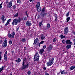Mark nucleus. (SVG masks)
<instances>
[{"mask_svg": "<svg viewBox=\"0 0 75 75\" xmlns=\"http://www.w3.org/2000/svg\"><path fill=\"white\" fill-rule=\"evenodd\" d=\"M22 20L21 18H19L18 19L15 18L13 20L12 22V25H14L15 24L16 25L20 23V21Z\"/></svg>", "mask_w": 75, "mask_h": 75, "instance_id": "nucleus-1", "label": "nucleus"}, {"mask_svg": "<svg viewBox=\"0 0 75 75\" xmlns=\"http://www.w3.org/2000/svg\"><path fill=\"white\" fill-rule=\"evenodd\" d=\"M25 60H26V58H24L23 59V63L22 64V66L21 67V69L22 70H23V69H25L26 68H27L28 67V65H29V64H28V63H27L26 65H25L24 62H25Z\"/></svg>", "mask_w": 75, "mask_h": 75, "instance_id": "nucleus-2", "label": "nucleus"}, {"mask_svg": "<svg viewBox=\"0 0 75 75\" xmlns=\"http://www.w3.org/2000/svg\"><path fill=\"white\" fill-rule=\"evenodd\" d=\"M38 52H36V54L34 56V61H39V58H40V56L38 54Z\"/></svg>", "mask_w": 75, "mask_h": 75, "instance_id": "nucleus-3", "label": "nucleus"}, {"mask_svg": "<svg viewBox=\"0 0 75 75\" xmlns=\"http://www.w3.org/2000/svg\"><path fill=\"white\" fill-rule=\"evenodd\" d=\"M54 58L52 57L51 60H49L48 62L47 63V67H50L53 64H54Z\"/></svg>", "mask_w": 75, "mask_h": 75, "instance_id": "nucleus-4", "label": "nucleus"}, {"mask_svg": "<svg viewBox=\"0 0 75 75\" xmlns=\"http://www.w3.org/2000/svg\"><path fill=\"white\" fill-rule=\"evenodd\" d=\"M15 34H16V33H15L14 32H13L11 33V34L10 33L8 34V36L9 38H14Z\"/></svg>", "mask_w": 75, "mask_h": 75, "instance_id": "nucleus-5", "label": "nucleus"}, {"mask_svg": "<svg viewBox=\"0 0 75 75\" xmlns=\"http://www.w3.org/2000/svg\"><path fill=\"white\" fill-rule=\"evenodd\" d=\"M45 8H43L42 10V12L40 16L42 17H44L45 16Z\"/></svg>", "mask_w": 75, "mask_h": 75, "instance_id": "nucleus-6", "label": "nucleus"}, {"mask_svg": "<svg viewBox=\"0 0 75 75\" xmlns=\"http://www.w3.org/2000/svg\"><path fill=\"white\" fill-rule=\"evenodd\" d=\"M52 47H53L52 45H49L48 48L47 49V51L48 53H49V52H50L51 51L52 48Z\"/></svg>", "mask_w": 75, "mask_h": 75, "instance_id": "nucleus-7", "label": "nucleus"}, {"mask_svg": "<svg viewBox=\"0 0 75 75\" xmlns=\"http://www.w3.org/2000/svg\"><path fill=\"white\" fill-rule=\"evenodd\" d=\"M69 32V29L68 27H66L64 29V34L65 35H67V34Z\"/></svg>", "mask_w": 75, "mask_h": 75, "instance_id": "nucleus-8", "label": "nucleus"}, {"mask_svg": "<svg viewBox=\"0 0 75 75\" xmlns=\"http://www.w3.org/2000/svg\"><path fill=\"white\" fill-rule=\"evenodd\" d=\"M7 40H5L4 42L2 44V47H3L5 48V47H7Z\"/></svg>", "mask_w": 75, "mask_h": 75, "instance_id": "nucleus-9", "label": "nucleus"}, {"mask_svg": "<svg viewBox=\"0 0 75 75\" xmlns=\"http://www.w3.org/2000/svg\"><path fill=\"white\" fill-rule=\"evenodd\" d=\"M7 54V51H6L5 54L4 55V59L5 61H7V56L6 55Z\"/></svg>", "mask_w": 75, "mask_h": 75, "instance_id": "nucleus-10", "label": "nucleus"}, {"mask_svg": "<svg viewBox=\"0 0 75 75\" xmlns=\"http://www.w3.org/2000/svg\"><path fill=\"white\" fill-rule=\"evenodd\" d=\"M66 44H71V45L73 44L70 41V40H67L66 41Z\"/></svg>", "mask_w": 75, "mask_h": 75, "instance_id": "nucleus-11", "label": "nucleus"}, {"mask_svg": "<svg viewBox=\"0 0 75 75\" xmlns=\"http://www.w3.org/2000/svg\"><path fill=\"white\" fill-rule=\"evenodd\" d=\"M31 21L29 22L28 21L26 23V25H27L28 26H31Z\"/></svg>", "mask_w": 75, "mask_h": 75, "instance_id": "nucleus-12", "label": "nucleus"}, {"mask_svg": "<svg viewBox=\"0 0 75 75\" xmlns=\"http://www.w3.org/2000/svg\"><path fill=\"white\" fill-rule=\"evenodd\" d=\"M11 19H9L8 21H7V23H6L5 26H7L8 24H9V23L11 21Z\"/></svg>", "mask_w": 75, "mask_h": 75, "instance_id": "nucleus-13", "label": "nucleus"}, {"mask_svg": "<svg viewBox=\"0 0 75 75\" xmlns=\"http://www.w3.org/2000/svg\"><path fill=\"white\" fill-rule=\"evenodd\" d=\"M37 8V10L38 12H40L41 11V7L40 6H39L38 7H36Z\"/></svg>", "mask_w": 75, "mask_h": 75, "instance_id": "nucleus-14", "label": "nucleus"}, {"mask_svg": "<svg viewBox=\"0 0 75 75\" xmlns=\"http://www.w3.org/2000/svg\"><path fill=\"white\" fill-rule=\"evenodd\" d=\"M13 2V1H11L10 2H9V3L8 7L9 8H10L11 6H12V3Z\"/></svg>", "mask_w": 75, "mask_h": 75, "instance_id": "nucleus-15", "label": "nucleus"}, {"mask_svg": "<svg viewBox=\"0 0 75 75\" xmlns=\"http://www.w3.org/2000/svg\"><path fill=\"white\" fill-rule=\"evenodd\" d=\"M21 41H22V42H25L27 41V40L25 39V38L23 37Z\"/></svg>", "mask_w": 75, "mask_h": 75, "instance_id": "nucleus-16", "label": "nucleus"}, {"mask_svg": "<svg viewBox=\"0 0 75 75\" xmlns=\"http://www.w3.org/2000/svg\"><path fill=\"white\" fill-rule=\"evenodd\" d=\"M38 42V38H36L34 40V43H33V45H35L36 44H37V42Z\"/></svg>", "mask_w": 75, "mask_h": 75, "instance_id": "nucleus-17", "label": "nucleus"}, {"mask_svg": "<svg viewBox=\"0 0 75 75\" xmlns=\"http://www.w3.org/2000/svg\"><path fill=\"white\" fill-rule=\"evenodd\" d=\"M44 51V49H41L40 50L39 52L40 53L41 55H42V54H43Z\"/></svg>", "mask_w": 75, "mask_h": 75, "instance_id": "nucleus-18", "label": "nucleus"}, {"mask_svg": "<svg viewBox=\"0 0 75 75\" xmlns=\"http://www.w3.org/2000/svg\"><path fill=\"white\" fill-rule=\"evenodd\" d=\"M68 72L64 70H63L61 72V74H67Z\"/></svg>", "mask_w": 75, "mask_h": 75, "instance_id": "nucleus-19", "label": "nucleus"}, {"mask_svg": "<svg viewBox=\"0 0 75 75\" xmlns=\"http://www.w3.org/2000/svg\"><path fill=\"white\" fill-rule=\"evenodd\" d=\"M45 36L43 34L42 35L41 37V40H44V39H45Z\"/></svg>", "mask_w": 75, "mask_h": 75, "instance_id": "nucleus-20", "label": "nucleus"}, {"mask_svg": "<svg viewBox=\"0 0 75 75\" xmlns=\"http://www.w3.org/2000/svg\"><path fill=\"white\" fill-rule=\"evenodd\" d=\"M71 47V45H67L66 46V48H67V49H69Z\"/></svg>", "mask_w": 75, "mask_h": 75, "instance_id": "nucleus-21", "label": "nucleus"}, {"mask_svg": "<svg viewBox=\"0 0 75 75\" xmlns=\"http://www.w3.org/2000/svg\"><path fill=\"white\" fill-rule=\"evenodd\" d=\"M59 37H60V38H61L62 39H63V38H65V36H64L62 34L60 35Z\"/></svg>", "mask_w": 75, "mask_h": 75, "instance_id": "nucleus-22", "label": "nucleus"}, {"mask_svg": "<svg viewBox=\"0 0 75 75\" xmlns=\"http://www.w3.org/2000/svg\"><path fill=\"white\" fill-rule=\"evenodd\" d=\"M4 66H2L1 67L0 69V73H1V71L3 70V69H4Z\"/></svg>", "mask_w": 75, "mask_h": 75, "instance_id": "nucleus-23", "label": "nucleus"}, {"mask_svg": "<svg viewBox=\"0 0 75 75\" xmlns=\"http://www.w3.org/2000/svg\"><path fill=\"white\" fill-rule=\"evenodd\" d=\"M75 66H71L70 67V69L71 70H73V69H75Z\"/></svg>", "mask_w": 75, "mask_h": 75, "instance_id": "nucleus-24", "label": "nucleus"}, {"mask_svg": "<svg viewBox=\"0 0 75 75\" xmlns=\"http://www.w3.org/2000/svg\"><path fill=\"white\" fill-rule=\"evenodd\" d=\"M45 15L46 16V17H50V14H49V13H45Z\"/></svg>", "mask_w": 75, "mask_h": 75, "instance_id": "nucleus-25", "label": "nucleus"}, {"mask_svg": "<svg viewBox=\"0 0 75 75\" xmlns=\"http://www.w3.org/2000/svg\"><path fill=\"white\" fill-rule=\"evenodd\" d=\"M40 3L39 2H38L36 4V7H40Z\"/></svg>", "mask_w": 75, "mask_h": 75, "instance_id": "nucleus-26", "label": "nucleus"}, {"mask_svg": "<svg viewBox=\"0 0 75 75\" xmlns=\"http://www.w3.org/2000/svg\"><path fill=\"white\" fill-rule=\"evenodd\" d=\"M55 19L54 20L55 21H57L58 20V16H57V15H55Z\"/></svg>", "mask_w": 75, "mask_h": 75, "instance_id": "nucleus-27", "label": "nucleus"}, {"mask_svg": "<svg viewBox=\"0 0 75 75\" xmlns=\"http://www.w3.org/2000/svg\"><path fill=\"white\" fill-rule=\"evenodd\" d=\"M18 12H17V13H16L14 15V16L16 17H18Z\"/></svg>", "mask_w": 75, "mask_h": 75, "instance_id": "nucleus-28", "label": "nucleus"}, {"mask_svg": "<svg viewBox=\"0 0 75 75\" xmlns=\"http://www.w3.org/2000/svg\"><path fill=\"white\" fill-rule=\"evenodd\" d=\"M67 21V23L70 20V17H68L66 19Z\"/></svg>", "mask_w": 75, "mask_h": 75, "instance_id": "nucleus-29", "label": "nucleus"}, {"mask_svg": "<svg viewBox=\"0 0 75 75\" xmlns=\"http://www.w3.org/2000/svg\"><path fill=\"white\" fill-rule=\"evenodd\" d=\"M4 18H5V16L4 15H2L1 16V19L2 20L4 19Z\"/></svg>", "mask_w": 75, "mask_h": 75, "instance_id": "nucleus-30", "label": "nucleus"}, {"mask_svg": "<svg viewBox=\"0 0 75 75\" xmlns=\"http://www.w3.org/2000/svg\"><path fill=\"white\" fill-rule=\"evenodd\" d=\"M19 3V4H21V2L20 0H17V3Z\"/></svg>", "mask_w": 75, "mask_h": 75, "instance_id": "nucleus-31", "label": "nucleus"}, {"mask_svg": "<svg viewBox=\"0 0 75 75\" xmlns=\"http://www.w3.org/2000/svg\"><path fill=\"white\" fill-rule=\"evenodd\" d=\"M57 41V38H55L53 40V42H55Z\"/></svg>", "mask_w": 75, "mask_h": 75, "instance_id": "nucleus-32", "label": "nucleus"}, {"mask_svg": "<svg viewBox=\"0 0 75 75\" xmlns=\"http://www.w3.org/2000/svg\"><path fill=\"white\" fill-rule=\"evenodd\" d=\"M20 58H19L18 59V63L19 62H21V60H20Z\"/></svg>", "mask_w": 75, "mask_h": 75, "instance_id": "nucleus-33", "label": "nucleus"}, {"mask_svg": "<svg viewBox=\"0 0 75 75\" xmlns=\"http://www.w3.org/2000/svg\"><path fill=\"white\" fill-rule=\"evenodd\" d=\"M45 41H41L40 43L41 44H44V42Z\"/></svg>", "mask_w": 75, "mask_h": 75, "instance_id": "nucleus-34", "label": "nucleus"}, {"mask_svg": "<svg viewBox=\"0 0 75 75\" xmlns=\"http://www.w3.org/2000/svg\"><path fill=\"white\" fill-rule=\"evenodd\" d=\"M23 21H25V20H27V17H25L23 18Z\"/></svg>", "mask_w": 75, "mask_h": 75, "instance_id": "nucleus-35", "label": "nucleus"}, {"mask_svg": "<svg viewBox=\"0 0 75 75\" xmlns=\"http://www.w3.org/2000/svg\"><path fill=\"white\" fill-rule=\"evenodd\" d=\"M2 23H4V22L6 21V19H3L2 20Z\"/></svg>", "mask_w": 75, "mask_h": 75, "instance_id": "nucleus-36", "label": "nucleus"}, {"mask_svg": "<svg viewBox=\"0 0 75 75\" xmlns=\"http://www.w3.org/2000/svg\"><path fill=\"white\" fill-rule=\"evenodd\" d=\"M47 28H49L50 27V24L49 23H48L47 25Z\"/></svg>", "mask_w": 75, "mask_h": 75, "instance_id": "nucleus-37", "label": "nucleus"}, {"mask_svg": "<svg viewBox=\"0 0 75 75\" xmlns=\"http://www.w3.org/2000/svg\"><path fill=\"white\" fill-rule=\"evenodd\" d=\"M69 12H68V13L66 14V17H68L69 16Z\"/></svg>", "mask_w": 75, "mask_h": 75, "instance_id": "nucleus-38", "label": "nucleus"}, {"mask_svg": "<svg viewBox=\"0 0 75 75\" xmlns=\"http://www.w3.org/2000/svg\"><path fill=\"white\" fill-rule=\"evenodd\" d=\"M42 22H40L39 23V27H41V25H42Z\"/></svg>", "mask_w": 75, "mask_h": 75, "instance_id": "nucleus-39", "label": "nucleus"}, {"mask_svg": "<svg viewBox=\"0 0 75 75\" xmlns=\"http://www.w3.org/2000/svg\"><path fill=\"white\" fill-rule=\"evenodd\" d=\"M3 4V2H2L0 4V8H1L2 7V6L1 5Z\"/></svg>", "mask_w": 75, "mask_h": 75, "instance_id": "nucleus-40", "label": "nucleus"}, {"mask_svg": "<svg viewBox=\"0 0 75 75\" xmlns=\"http://www.w3.org/2000/svg\"><path fill=\"white\" fill-rule=\"evenodd\" d=\"M9 44H10V45H11V44H12V41L11 40H10L9 42Z\"/></svg>", "mask_w": 75, "mask_h": 75, "instance_id": "nucleus-41", "label": "nucleus"}, {"mask_svg": "<svg viewBox=\"0 0 75 75\" xmlns=\"http://www.w3.org/2000/svg\"><path fill=\"white\" fill-rule=\"evenodd\" d=\"M12 7H13V8L14 9H15V8H16V6L14 5L12 6Z\"/></svg>", "mask_w": 75, "mask_h": 75, "instance_id": "nucleus-42", "label": "nucleus"}, {"mask_svg": "<svg viewBox=\"0 0 75 75\" xmlns=\"http://www.w3.org/2000/svg\"><path fill=\"white\" fill-rule=\"evenodd\" d=\"M27 74L28 75H30L31 74V72L30 71H28Z\"/></svg>", "mask_w": 75, "mask_h": 75, "instance_id": "nucleus-43", "label": "nucleus"}, {"mask_svg": "<svg viewBox=\"0 0 75 75\" xmlns=\"http://www.w3.org/2000/svg\"><path fill=\"white\" fill-rule=\"evenodd\" d=\"M62 43H63V44H65V40H63L62 41Z\"/></svg>", "mask_w": 75, "mask_h": 75, "instance_id": "nucleus-44", "label": "nucleus"}, {"mask_svg": "<svg viewBox=\"0 0 75 75\" xmlns=\"http://www.w3.org/2000/svg\"><path fill=\"white\" fill-rule=\"evenodd\" d=\"M46 47H47V46H46V45H44L43 46V49H44H44H45V48H46Z\"/></svg>", "mask_w": 75, "mask_h": 75, "instance_id": "nucleus-45", "label": "nucleus"}, {"mask_svg": "<svg viewBox=\"0 0 75 75\" xmlns=\"http://www.w3.org/2000/svg\"><path fill=\"white\" fill-rule=\"evenodd\" d=\"M73 41L74 42V45H75V38L73 40Z\"/></svg>", "mask_w": 75, "mask_h": 75, "instance_id": "nucleus-46", "label": "nucleus"}, {"mask_svg": "<svg viewBox=\"0 0 75 75\" xmlns=\"http://www.w3.org/2000/svg\"><path fill=\"white\" fill-rule=\"evenodd\" d=\"M18 28H17L16 29L17 31H18V30L19 29V28L20 27V26H18Z\"/></svg>", "mask_w": 75, "mask_h": 75, "instance_id": "nucleus-47", "label": "nucleus"}, {"mask_svg": "<svg viewBox=\"0 0 75 75\" xmlns=\"http://www.w3.org/2000/svg\"><path fill=\"white\" fill-rule=\"evenodd\" d=\"M45 75H49L50 74L47 72H45Z\"/></svg>", "mask_w": 75, "mask_h": 75, "instance_id": "nucleus-48", "label": "nucleus"}, {"mask_svg": "<svg viewBox=\"0 0 75 75\" xmlns=\"http://www.w3.org/2000/svg\"><path fill=\"white\" fill-rule=\"evenodd\" d=\"M6 4H7V3H8V0H6Z\"/></svg>", "mask_w": 75, "mask_h": 75, "instance_id": "nucleus-49", "label": "nucleus"}, {"mask_svg": "<svg viewBox=\"0 0 75 75\" xmlns=\"http://www.w3.org/2000/svg\"><path fill=\"white\" fill-rule=\"evenodd\" d=\"M2 42H3V41L2 40H1L0 41V44L2 43Z\"/></svg>", "mask_w": 75, "mask_h": 75, "instance_id": "nucleus-50", "label": "nucleus"}, {"mask_svg": "<svg viewBox=\"0 0 75 75\" xmlns=\"http://www.w3.org/2000/svg\"><path fill=\"white\" fill-rule=\"evenodd\" d=\"M1 55H0V61H1Z\"/></svg>", "mask_w": 75, "mask_h": 75, "instance_id": "nucleus-51", "label": "nucleus"}, {"mask_svg": "<svg viewBox=\"0 0 75 75\" xmlns=\"http://www.w3.org/2000/svg\"><path fill=\"white\" fill-rule=\"evenodd\" d=\"M43 69L44 70H46V67H43Z\"/></svg>", "mask_w": 75, "mask_h": 75, "instance_id": "nucleus-52", "label": "nucleus"}, {"mask_svg": "<svg viewBox=\"0 0 75 75\" xmlns=\"http://www.w3.org/2000/svg\"><path fill=\"white\" fill-rule=\"evenodd\" d=\"M24 50H27V48H26V47H24Z\"/></svg>", "mask_w": 75, "mask_h": 75, "instance_id": "nucleus-53", "label": "nucleus"}, {"mask_svg": "<svg viewBox=\"0 0 75 75\" xmlns=\"http://www.w3.org/2000/svg\"><path fill=\"white\" fill-rule=\"evenodd\" d=\"M41 44L40 43L39 44L38 46H39V47H40V45H41Z\"/></svg>", "mask_w": 75, "mask_h": 75, "instance_id": "nucleus-54", "label": "nucleus"}, {"mask_svg": "<svg viewBox=\"0 0 75 75\" xmlns=\"http://www.w3.org/2000/svg\"><path fill=\"white\" fill-rule=\"evenodd\" d=\"M25 14H26V16H27V15H28V14L27 13V12H25Z\"/></svg>", "mask_w": 75, "mask_h": 75, "instance_id": "nucleus-55", "label": "nucleus"}, {"mask_svg": "<svg viewBox=\"0 0 75 75\" xmlns=\"http://www.w3.org/2000/svg\"><path fill=\"white\" fill-rule=\"evenodd\" d=\"M11 52H12V54H14V51H12Z\"/></svg>", "mask_w": 75, "mask_h": 75, "instance_id": "nucleus-56", "label": "nucleus"}, {"mask_svg": "<svg viewBox=\"0 0 75 75\" xmlns=\"http://www.w3.org/2000/svg\"><path fill=\"white\" fill-rule=\"evenodd\" d=\"M10 75H13V73H12V72L11 73Z\"/></svg>", "mask_w": 75, "mask_h": 75, "instance_id": "nucleus-57", "label": "nucleus"}, {"mask_svg": "<svg viewBox=\"0 0 75 75\" xmlns=\"http://www.w3.org/2000/svg\"><path fill=\"white\" fill-rule=\"evenodd\" d=\"M29 1L30 2H31V1H33V0H29Z\"/></svg>", "mask_w": 75, "mask_h": 75, "instance_id": "nucleus-58", "label": "nucleus"}, {"mask_svg": "<svg viewBox=\"0 0 75 75\" xmlns=\"http://www.w3.org/2000/svg\"><path fill=\"white\" fill-rule=\"evenodd\" d=\"M1 53H2V52H0V55H1Z\"/></svg>", "mask_w": 75, "mask_h": 75, "instance_id": "nucleus-59", "label": "nucleus"}, {"mask_svg": "<svg viewBox=\"0 0 75 75\" xmlns=\"http://www.w3.org/2000/svg\"><path fill=\"white\" fill-rule=\"evenodd\" d=\"M39 18H40V16L39 15V17H38Z\"/></svg>", "mask_w": 75, "mask_h": 75, "instance_id": "nucleus-60", "label": "nucleus"}, {"mask_svg": "<svg viewBox=\"0 0 75 75\" xmlns=\"http://www.w3.org/2000/svg\"><path fill=\"white\" fill-rule=\"evenodd\" d=\"M73 34H74V35H75V32H73Z\"/></svg>", "mask_w": 75, "mask_h": 75, "instance_id": "nucleus-61", "label": "nucleus"}, {"mask_svg": "<svg viewBox=\"0 0 75 75\" xmlns=\"http://www.w3.org/2000/svg\"><path fill=\"white\" fill-rule=\"evenodd\" d=\"M16 62H18V60H16Z\"/></svg>", "mask_w": 75, "mask_h": 75, "instance_id": "nucleus-62", "label": "nucleus"}, {"mask_svg": "<svg viewBox=\"0 0 75 75\" xmlns=\"http://www.w3.org/2000/svg\"><path fill=\"white\" fill-rule=\"evenodd\" d=\"M47 29H48V28H45V30H47Z\"/></svg>", "mask_w": 75, "mask_h": 75, "instance_id": "nucleus-63", "label": "nucleus"}, {"mask_svg": "<svg viewBox=\"0 0 75 75\" xmlns=\"http://www.w3.org/2000/svg\"><path fill=\"white\" fill-rule=\"evenodd\" d=\"M27 17H28V15H27Z\"/></svg>", "mask_w": 75, "mask_h": 75, "instance_id": "nucleus-64", "label": "nucleus"}]
</instances>
